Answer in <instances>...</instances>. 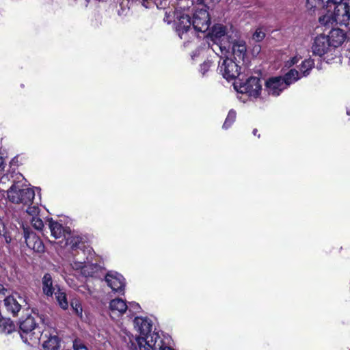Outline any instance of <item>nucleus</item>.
Returning <instances> with one entry per match:
<instances>
[{"instance_id":"nucleus-20","label":"nucleus","mask_w":350,"mask_h":350,"mask_svg":"<svg viewBox=\"0 0 350 350\" xmlns=\"http://www.w3.org/2000/svg\"><path fill=\"white\" fill-rule=\"evenodd\" d=\"M43 338L46 339L43 341L42 349L41 350H59L60 340L55 332L53 333H45L42 336Z\"/></svg>"},{"instance_id":"nucleus-35","label":"nucleus","mask_w":350,"mask_h":350,"mask_svg":"<svg viewBox=\"0 0 350 350\" xmlns=\"http://www.w3.org/2000/svg\"><path fill=\"white\" fill-rule=\"evenodd\" d=\"M75 350H88L87 347L80 341L75 340L73 343Z\"/></svg>"},{"instance_id":"nucleus-19","label":"nucleus","mask_w":350,"mask_h":350,"mask_svg":"<svg viewBox=\"0 0 350 350\" xmlns=\"http://www.w3.org/2000/svg\"><path fill=\"white\" fill-rule=\"evenodd\" d=\"M228 47L230 48L231 46L232 52L234 58H239V59H243L246 53V44L245 41L239 39H231L230 42L228 43Z\"/></svg>"},{"instance_id":"nucleus-33","label":"nucleus","mask_w":350,"mask_h":350,"mask_svg":"<svg viewBox=\"0 0 350 350\" xmlns=\"http://www.w3.org/2000/svg\"><path fill=\"white\" fill-rule=\"evenodd\" d=\"M211 61H205L203 64L200 65V72H201L202 76H204L206 72L209 70L211 66Z\"/></svg>"},{"instance_id":"nucleus-9","label":"nucleus","mask_w":350,"mask_h":350,"mask_svg":"<svg viewBox=\"0 0 350 350\" xmlns=\"http://www.w3.org/2000/svg\"><path fill=\"white\" fill-rule=\"evenodd\" d=\"M146 347H141V350H175L174 342L169 335L153 334L148 338Z\"/></svg>"},{"instance_id":"nucleus-37","label":"nucleus","mask_w":350,"mask_h":350,"mask_svg":"<svg viewBox=\"0 0 350 350\" xmlns=\"http://www.w3.org/2000/svg\"><path fill=\"white\" fill-rule=\"evenodd\" d=\"M1 236H3L5 239V241L7 243H9L10 241H11V237L10 236H9L5 231L4 232L1 234Z\"/></svg>"},{"instance_id":"nucleus-39","label":"nucleus","mask_w":350,"mask_h":350,"mask_svg":"<svg viewBox=\"0 0 350 350\" xmlns=\"http://www.w3.org/2000/svg\"><path fill=\"white\" fill-rule=\"evenodd\" d=\"M186 1H187V0H180V2L179 3L178 6L176 8L182 9L183 8H185V3Z\"/></svg>"},{"instance_id":"nucleus-30","label":"nucleus","mask_w":350,"mask_h":350,"mask_svg":"<svg viewBox=\"0 0 350 350\" xmlns=\"http://www.w3.org/2000/svg\"><path fill=\"white\" fill-rule=\"evenodd\" d=\"M27 206L26 213L33 217L38 216V214L40 213V208L38 206V203L33 202V200H32V202L30 203L29 205H25Z\"/></svg>"},{"instance_id":"nucleus-2","label":"nucleus","mask_w":350,"mask_h":350,"mask_svg":"<svg viewBox=\"0 0 350 350\" xmlns=\"http://www.w3.org/2000/svg\"><path fill=\"white\" fill-rule=\"evenodd\" d=\"M135 329L139 333V336L134 337L129 332L124 331V341L127 343L131 350H141V347H146L148 338L153 334H159L155 331L152 332V320L146 317H137L133 320Z\"/></svg>"},{"instance_id":"nucleus-13","label":"nucleus","mask_w":350,"mask_h":350,"mask_svg":"<svg viewBox=\"0 0 350 350\" xmlns=\"http://www.w3.org/2000/svg\"><path fill=\"white\" fill-rule=\"evenodd\" d=\"M105 282L108 286L114 292L122 293L124 291L125 282L123 276L116 272L109 271L105 275Z\"/></svg>"},{"instance_id":"nucleus-3","label":"nucleus","mask_w":350,"mask_h":350,"mask_svg":"<svg viewBox=\"0 0 350 350\" xmlns=\"http://www.w3.org/2000/svg\"><path fill=\"white\" fill-rule=\"evenodd\" d=\"M23 180L21 174H16L12 186L7 191V198L12 203L29 205L35 198V191L25 185Z\"/></svg>"},{"instance_id":"nucleus-34","label":"nucleus","mask_w":350,"mask_h":350,"mask_svg":"<svg viewBox=\"0 0 350 350\" xmlns=\"http://www.w3.org/2000/svg\"><path fill=\"white\" fill-rule=\"evenodd\" d=\"M265 33L260 29H257L253 34V39L256 42H259L265 38Z\"/></svg>"},{"instance_id":"nucleus-14","label":"nucleus","mask_w":350,"mask_h":350,"mask_svg":"<svg viewBox=\"0 0 350 350\" xmlns=\"http://www.w3.org/2000/svg\"><path fill=\"white\" fill-rule=\"evenodd\" d=\"M286 83L281 77L269 78L265 83V90L269 95L277 96L287 88Z\"/></svg>"},{"instance_id":"nucleus-25","label":"nucleus","mask_w":350,"mask_h":350,"mask_svg":"<svg viewBox=\"0 0 350 350\" xmlns=\"http://www.w3.org/2000/svg\"><path fill=\"white\" fill-rule=\"evenodd\" d=\"M54 295L61 308L66 310L68 308V301L65 291L62 288H58Z\"/></svg>"},{"instance_id":"nucleus-29","label":"nucleus","mask_w":350,"mask_h":350,"mask_svg":"<svg viewBox=\"0 0 350 350\" xmlns=\"http://www.w3.org/2000/svg\"><path fill=\"white\" fill-rule=\"evenodd\" d=\"M70 306L75 314L81 320H83L85 318L83 314V308L81 301L77 298H73L70 301Z\"/></svg>"},{"instance_id":"nucleus-17","label":"nucleus","mask_w":350,"mask_h":350,"mask_svg":"<svg viewBox=\"0 0 350 350\" xmlns=\"http://www.w3.org/2000/svg\"><path fill=\"white\" fill-rule=\"evenodd\" d=\"M101 271V267L96 263H93L92 261L83 265L82 268L79 270L75 271L74 274H79L83 277L96 278L98 276V273Z\"/></svg>"},{"instance_id":"nucleus-4","label":"nucleus","mask_w":350,"mask_h":350,"mask_svg":"<svg viewBox=\"0 0 350 350\" xmlns=\"http://www.w3.org/2000/svg\"><path fill=\"white\" fill-rule=\"evenodd\" d=\"M19 329L20 336L24 342L31 346L39 343L42 334L33 316L29 315L21 319Z\"/></svg>"},{"instance_id":"nucleus-27","label":"nucleus","mask_w":350,"mask_h":350,"mask_svg":"<svg viewBox=\"0 0 350 350\" xmlns=\"http://www.w3.org/2000/svg\"><path fill=\"white\" fill-rule=\"evenodd\" d=\"M303 76L295 69H291L284 76L283 79L286 83L287 86L297 81Z\"/></svg>"},{"instance_id":"nucleus-21","label":"nucleus","mask_w":350,"mask_h":350,"mask_svg":"<svg viewBox=\"0 0 350 350\" xmlns=\"http://www.w3.org/2000/svg\"><path fill=\"white\" fill-rule=\"evenodd\" d=\"M327 36L329 38V41L333 48L341 45L346 38L345 33L340 29H332Z\"/></svg>"},{"instance_id":"nucleus-42","label":"nucleus","mask_w":350,"mask_h":350,"mask_svg":"<svg viewBox=\"0 0 350 350\" xmlns=\"http://www.w3.org/2000/svg\"><path fill=\"white\" fill-rule=\"evenodd\" d=\"M257 131H257V129H254V130H253V134H254V135H256Z\"/></svg>"},{"instance_id":"nucleus-40","label":"nucleus","mask_w":350,"mask_h":350,"mask_svg":"<svg viewBox=\"0 0 350 350\" xmlns=\"http://www.w3.org/2000/svg\"><path fill=\"white\" fill-rule=\"evenodd\" d=\"M3 246L0 245V259L3 257Z\"/></svg>"},{"instance_id":"nucleus-41","label":"nucleus","mask_w":350,"mask_h":350,"mask_svg":"<svg viewBox=\"0 0 350 350\" xmlns=\"http://www.w3.org/2000/svg\"><path fill=\"white\" fill-rule=\"evenodd\" d=\"M133 306H134V308H135H135H139V304H133Z\"/></svg>"},{"instance_id":"nucleus-32","label":"nucleus","mask_w":350,"mask_h":350,"mask_svg":"<svg viewBox=\"0 0 350 350\" xmlns=\"http://www.w3.org/2000/svg\"><path fill=\"white\" fill-rule=\"evenodd\" d=\"M31 223L36 230H42L44 228V223L38 216L33 217L31 219Z\"/></svg>"},{"instance_id":"nucleus-16","label":"nucleus","mask_w":350,"mask_h":350,"mask_svg":"<svg viewBox=\"0 0 350 350\" xmlns=\"http://www.w3.org/2000/svg\"><path fill=\"white\" fill-rule=\"evenodd\" d=\"M109 309L111 317L115 319L124 314L128 310V306L122 299L116 298L110 301Z\"/></svg>"},{"instance_id":"nucleus-24","label":"nucleus","mask_w":350,"mask_h":350,"mask_svg":"<svg viewBox=\"0 0 350 350\" xmlns=\"http://www.w3.org/2000/svg\"><path fill=\"white\" fill-rule=\"evenodd\" d=\"M49 228L51 230V235L55 239H59L62 236L65 235L66 230L63 227V226L55 221L50 220L49 221Z\"/></svg>"},{"instance_id":"nucleus-18","label":"nucleus","mask_w":350,"mask_h":350,"mask_svg":"<svg viewBox=\"0 0 350 350\" xmlns=\"http://www.w3.org/2000/svg\"><path fill=\"white\" fill-rule=\"evenodd\" d=\"M58 288H61L58 284H54L52 275L50 273H45L42 278V289L44 295L47 297H53L57 291Z\"/></svg>"},{"instance_id":"nucleus-23","label":"nucleus","mask_w":350,"mask_h":350,"mask_svg":"<svg viewBox=\"0 0 350 350\" xmlns=\"http://www.w3.org/2000/svg\"><path fill=\"white\" fill-rule=\"evenodd\" d=\"M345 0H307V4L312 8H333Z\"/></svg>"},{"instance_id":"nucleus-15","label":"nucleus","mask_w":350,"mask_h":350,"mask_svg":"<svg viewBox=\"0 0 350 350\" xmlns=\"http://www.w3.org/2000/svg\"><path fill=\"white\" fill-rule=\"evenodd\" d=\"M332 47L329 38L321 34L315 38L312 49L314 55L322 56L328 53Z\"/></svg>"},{"instance_id":"nucleus-43","label":"nucleus","mask_w":350,"mask_h":350,"mask_svg":"<svg viewBox=\"0 0 350 350\" xmlns=\"http://www.w3.org/2000/svg\"><path fill=\"white\" fill-rule=\"evenodd\" d=\"M347 114H348V115H350V111H347Z\"/></svg>"},{"instance_id":"nucleus-38","label":"nucleus","mask_w":350,"mask_h":350,"mask_svg":"<svg viewBox=\"0 0 350 350\" xmlns=\"http://www.w3.org/2000/svg\"><path fill=\"white\" fill-rule=\"evenodd\" d=\"M5 231V225L2 221V219L0 218V235H1Z\"/></svg>"},{"instance_id":"nucleus-11","label":"nucleus","mask_w":350,"mask_h":350,"mask_svg":"<svg viewBox=\"0 0 350 350\" xmlns=\"http://www.w3.org/2000/svg\"><path fill=\"white\" fill-rule=\"evenodd\" d=\"M24 238L27 247L36 252H42L44 246L41 239L28 227L23 225Z\"/></svg>"},{"instance_id":"nucleus-28","label":"nucleus","mask_w":350,"mask_h":350,"mask_svg":"<svg viewBox=\"0 0 350 350\" xmlns=\"http://www.w3.org/2000/svg\"><path fill=\"white\" fill-rule=\"evenodd\" d=\"M314 61L309 58L303 61L299 66L300 73L303 77H306L309 75L310 71L314 68Z\"/></svg>"},{"instance_id":"nucleus-6","label":"nucleus","mask_w":350,"mask_h":350,"mask_svg":"<svg viewBox=\"0 0 350 350\" xmlns=\"http://www.w3.org/2000/svg\"><path fill=\"white\" fill-rule=\"evenodd\" d=\"M174 17V25L178 36L180 39H187L190 34H193V28L191 27L192 21L189 16V8H176Z\"/></svg>"},{"instance_id":"nucleus-10","label":"nucleus","mask_w":350,"mask_h":350,"mask_svg":"<svg viewBox=\"0 0 350 350\" xmlns=\"http://www.w3.org/2000/svg\"><path fill=\"white\" fill-rule=\"evenodd\" d=\"M211 38L215 44L216 48L219 49L223 54L224 51H227L226 44L232 39V35H228L224 25L217 24L213 27Z\"/></svg>"},{"instance_id":"nucleus-36","label":"nucleus","mask_w":350,"mask_h":350,"mask_svg":"<svg viewBox=\"0 0 350 350\" xmlns=\"http://www.w3.org/2000/svg\"><path fill=\"white\" fill-rule=\"evenodd\" d=\"M299 59L297 57H293L290 60L287 61L285 64L286 67H291L293 65L297 64L299 62Z\"/></svg>"},{"instance_id":"nucleus-12","label":"nucleus","mask_w":350,"mask_h":350,"mask_svg":"<svg viewBox=\"0 0 350 350\" xmlns=\"http://www.w3.org/2000/svg\"><path fill=\"white\" fill-rule=\"evenodd\" d=\"M340 25H347L350 20V0H345L332 8Z\"/></svg>"},{"instance_id":"nucleus-1","label":"nucleus","mask_w":350,"mask_h":350,"mask_svg":"<svg viewBox=\"0 0 350 350\" xmlns=\"http://www.w3.org/2000/svg\"><path fill=\"white\" fill-rule=\"evenodd\" d=\"M66 244L68 254L66 256L68 265L65 269L68 271L79 270L83 265L93 260L95 254L81 236L70 235L66 239Z\"/></svg>"},{"instance_id":"nucleus-7","label":"nucleus","mask_w":350,"mask_h":350,"mask_svg":"<svg viewBox=\"0 0 350 350\" xmlns=\"http://www.w3.org/2000/svg\"><path fill=\"white\" fill-rule=\"evenodd\" d=\"M216 49L213 48V50L221 57L217 68L219 72L227 81L235 79L240 73L238 64L226 56L227 53H229L228 50L224 51L223 54L219 55L216 52Z\"/></svg>"},{"instance_id":"nucleus-5","label":"nucleus","mask_w":350,"mask_h":350,"mask_svg":"<svg viewBox=\"0 0 350 350\" xmlns=\"http://www.w3.org/2000/svg\"><path fill=\"white\" fill-rule=\"evenodd\" d=\"M213 0H192L201 8L196 9L193 14L192 26L193 30L198 32L206 31L211 25L209 14L207 11L208 4Z\"/></svg>"},{"instance_id":"nucleus-26","label":"nucleus","mask_w":350,"mask_h":350,"mask_svg":"<svg viewBox=\"0 0 350 350\" xmlns=\"http://www.w3.org/2000/svg\"><path fill=\"white\" fill-rule=\"evenodd\" d=\"M15 326L10 319H0V332L8 334L14 330Z\"/></svg>"},{"instance_id":"nucleus-31","label":"nucleus","mask_w":350,"mask_h":350,"mask_svg":"<svg viewBox=\"0 0 350 350\" xmlns=\"http://www.w3.org/2000/svg\"><path fill=\"white\" fill-rule=\"evenodd\" d=\"M236 111L231 109L228 112V114L227 116V118H226V120L223 124V128L225 129H228L235 121L236 119Z\"/></svg>"},{"instance_id":"nucleus-22","label":"nucleus","mask_w":350,"mask_h":350,"mask_svg":"<svg viewBox=\"0 0 350 350\" xmlns=\"http://www.w3.org/2000/svg\"><path fill=\"white\" fill-rule=\"evenodd\" d=\"M323 8H325L326 13L319 17V23L321 25L327 27H332L334 25H338V20L336 17H335V14H334L332 8L324 7Z\"/></svg>"},{"instance_id":"nucleus-8","label":"nucleus","mask_w":350,"mask_h":350,"mask_svg":"<svg viewBox=\"0 0 350 350\" xmlns=\"http://www.w3.org/2000/svg\"><path fill=\"white\" fill-rule=\"evenodd\" d=\"M233 87L238 93L246 94L254 98H257L262 90L260 80L258 77H250L245 83L235 81Z\"/></svg>"}]
</instances>
